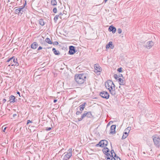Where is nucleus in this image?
I'll return each instance as SVG.
<instances>
[{
	"label": "nucleus",
	"mask_w": 160,
	"mask_h": 160,
	"mask_svg": "<svg viewBox=\"0 0 160 160\" xmlns=\"http://www.w3.org/2000/svg\"><path fill=\"white\" fill-rule=\"evenodd\" d=\"M106 88L109 90L110 93L112 95H115L116 94V91L115 89V85L112 81L108 80L105 83Z\"/></svg>",
	"instance_id": "f257e3e1"
},
{
	"label": "nucleus",
	"mask_w": 160,
	"mask_h": 160,
	"mask_svg": "<svg viewBox=\"0 0 160 160\" xmlns=\"http://www.w3.org/2000/svg\"><path fill=\"white\" fill-rule=\"evenodd\" d=\"M86 78V75L83 73L77 74L75 75L74 79L76 82L79 84H83Z\"/></svg>",
	"instance_id": "f03ea898"
},
{
	"label": "nucleus",
	"mask_w": 160,
	"mask_h": 160,
	"mask_svg": "<svg viewBox=\"0 0 160 160\" xmlns=\"http://www.w3.org/2000/svg\"><path fill=\"white\" fill-rule=\"evenodd\" d=\"M7 62H10L12 66H18L19 65V63L18 62L17 59L15 56H12L8 58L7 61Z\"/></svg>",
	"instance_id": "7ed1b4c3"
},
{
	"label": "nucleus",
	"mask_w": 160,
	"mask_h": 160,
	"mask_svg": "<svg viewBox=\"0 0 160 160\" xmlns=\"http://www.w3.org/2000/svg\"><path fill=\"white\" fill-rule=\"evenodd\" d=\"M154 144L158 148L160 147V137L158 136H152Z\"/></svg>",
	"instance_id": "20e7f679"
},
{
	"label": "nucleus",
	"mask_w": 160,
	"mask_h": 160,
	"mask_svg": "<svg viewBox=\"0 0 160 160\" xmlns=\"http://www.w3.org/2000/svg\"><path fill=\"white\" fill-rule=\"evenodd\" d=\"M94 68L95 70L94 71V72L98 75H100L101 72L102 71V68L98 64H95Z\"/></svg>",
	"instance_id": "39448f33"
},
{
	"label": "nucleus",
	"mask_w": 160,
	"mask_h": 160,
	"mask_svg": "<svg viewBox=\"0 0 160 160\" xmlns=\"http://www.w3.org/2000/svg\"><path fill=\"white\" fill-rule=\"evenodd\" d=\"M108 144V141L105 140H103L100 141L96 145V146L97 147L99 146L101 147H103L106 146Z\"/></svg>",
	"instance_id": "423d86ee"
},
{
	"label": "nucleus",
	"mask_w": 160,
	"mask_h": 160,
	"mask_svg": "<svg viewBox=\"0 0 160 160\" xmlns=\"http://www.w3.org/2000/svg\"><path fill=\"white\" fill-rule=\"evenodd\" d=\"M72 149L69 148L68 151L69 152H67V153L64 156L63 158V160H69L70 158L71 157L72 155Z\"/></svg>",
	"instance_id": "0eeeda50"
},
{
	"label": "nucleus",
	"mask_w": 160,
	"mask_h": 160,
	"mask_svg": "<svg viewBox=\"0 0 160 160\" xmlns=\"http://www.w3.org/2000/svg\"><path fill=\"white\" fill-rule=\"evenodd\" d=\"M75 47L72 46H69V50L68 54L69 55H73L77 52Z\"/></svg>",
	"instance_id": "6e6552de"
},
{
	"label": "nucleus",
	"mask_w": 160,
	"mask_h": 160,
	"mask_svg": "<svg viewBox=\"0 0 160 160\" xmlns=\"http://www.w3.org/2000/svg\"><path fill=\"white\" fill-rule=\"evenodd\" d=\"M99 95L102 98L107 99L109 97V95L108 93L105 91H102L99 93Z\"/></svg>",
	"instance_id": "1a4fd4ad"
},
{
	"label": "nucleus",
	"mask_w": 160,
	"mask_h": 160,
	"mask_svg": "<svg viewBox=\"0 0 160 160\" xmlns=\"http://www.w3.org/2000/svg\"><path fill=\"white\" fill-rule=\"evenodd\" d=\"M23 8L22 7L18 8L15 9V13L18 14V15L21 16L22 14H23L24 11Z\"/></svg>",
	"instance_id": "9d476101"
},
{
	"label": "nucleus",
	"mask_w": 160,
	"mask_h": 160,
	"mask_svg": "<svg viewBox=\"0 0 160 160\" xmlns=\"http://www.w3.org/2000/svg\"><path fill=\"white\" fill-rule=\"evenodd\" d=\"M9 99L8 101V102H9L10 103H13L17 102V99H16L15 97L13 95H11L9 97Z\"/></svg>",
	"instance_id": "9b49d317"
},
{
	"label": "nucleus",
	"mask_w": 160,
	"mask_h": 160,
	"mask_svg": "<svg viewBox=\"0 0 160 160\" xmlns=\"http://www.w3.org/2000/svg\"><path fill=\"white\" fill-rule=\"evenodd\" d=\"M89 113H90V112H87L86 111H84L82 115L81 118H78V121H81L86 116L89 118V117L88 116V115Z\"/></svg>",
	"instance_id": "f8f14e48"
},
{
	"label": "nucleus",
	"mask_w": 160,
	"mask_h": 160,
	"mask_svg": "<svg viewBox=\"0 0 160 160\" xmlns=\"http://www.w3.org/2000/svg\"><path fill=\"white\" fill-rule=\"evenodd\" d=\"M153 45V43L152 41L148 42L145 45V47L148 49L150 48Z\"/></svg>",
	"instance_id": "ddd939ff"
},
{
	"label": "nucleus",
	"mask_w": 160,
	"mask_h": 160,
	"mask_svg": "<svg viewBox=\"0 0 160 160\" xmlns=\"http://www.w3.org/2000/svg\"><path fill=\"white\" fill-rule=\"evenodd\" d=\"M38 44L37 42H34L31 45V48L33 49H35L38 47Z\"/></svg>",
	"instance_id": "4468645a"
},
{
	"label": "nucleus",
	"mask_w": 160,
	"mask_h": 160,
	"mask_svg": "<svg viewBox=\"0 0 160 160\" xmlns=\"http://www.w3.org/2000/svg\"><path fill=\"white\" fill-rule=\"evenodd\" d=\"M116 28L112 26H110L108 28V31L109 32H112L113 33H114L116 31Z\"/></svg>",
	"instance_id": "2eb2a0df"
},
{
	"label": "nucleus",
	"mask_w": 160,
	"mask_h": 160,
	"mask_svg": "<svg viewBox=\"0 0 160 160\" xmlns=\"http://www.w3.org/2000/svg\"><path fill=\"white\" fill-rule=\"evenodd\" d=\"M116 125H112L110 127V130H111V133L112 134L115 133V129H116Z\"/></svg>",
	"instance_id": "dca6fc26"
},
{
	"label": "nucleus",
	"mask_w": 160,
	"mask_h": 160,
	"mask_svg": "<svg viewBox=\"0 0 160 160\" xmlns=\"http://www.w3.org/2000/svg\"><path fill=\"white\" fill-rule=\"evenodd\" d=\"M106 156V157L107 158V159H109V160H113V158H114V155H112L110 153H108L105 154Z\"/></svg>",
	"instance_id": "f3484780"
},
{
	"label": "nucleus",
	"mask_w": 160,
	"mask_h": 160,
	"mask_svg": "<svg viewBox=\"0 0 160 160\" xmlns=\"http://www.w3.org/2000/svg\"><path fill=\"white\" fill-rule=\"evenodd\" d=\"M106 49L109 48H110L111 49L114 48V46L112 45V42H109V43L107 44L106 46Z\"/></svg>",
	"instance_id": "a211bd4d"
},
{
	"label": "nucleus",
	"mask_w": 160,
	"mask_h": 160,
	"mask_svg": "<svg viewBox=\"0 0 160 160\" xmlns=\"http://www.w3.org/2000/svg\"><path fill=\"white\" fill-rule=\"evenodd\" d=\"M87 104L86 102H85L79 106V107H80L79 109L81 111H82L83 110L85 106Z\"/></svg>",
	"instance_id": "6ab92c4d"
},
{
	"label": "nucleus",
	"mask_w": 160,
	"mask_h": 160,
	"mask_svg": "<svg viewBox=\"0 0 160 160\" xmlns=\"http://www.w3.org/2000/svg\"><path fill=\"white\" fill-rule=\"evenodd\" d=\"M118 81L119 84L121 85H124L125 84V80L122 79L121 78H118Z\"/></svg>",
	"instance_id": "aec40b11"
},
{
	"label": "nucleus",
	"mask_w": 160,
	"mask_h": 160,
	"mask_svg": "<svg viewBox=\"0 0 160 160\" xmlns=\"http://www.w3.org/2000/svg\"><path fill=\"white\" fill-rule=\"evenodd\" d=\"M52 51L55 55H59L60 54V52L58 51L55 48H53Z\"/></svg>",
	"instance_id": "412c9836"
},
{
	"label": "nucleus",
	"mask_w": 160,
	"mask_h": 160,
	"mask_svg": "<svg viewBox=\"0 0 160 160\" xmlns=\"http://www.w3.org/2000/svg\"><path fill=\"white\" fill-rule=\"evenodd\" d=\"M102 151L105 154H106L109 152V149L107 148H104L102 149Z\"/></svg>",
	"instance_id": "4be33fe9"
},
{
	"label": "nucleus",
	"mask_w": 160,
	"mask_h": 160,
	"mask_svg": "<svg viewBox=\"0 0 160 160\" xmlns=\"http://www.w3.org/2000/svg\"><path fill=\"white\" fill-rule=\"evenodd\" d=\"M39 23L42 26H43L45 24V22L42 19H40L38 20Z\"/></svg>",
	"instance_id": "5701e85b"
},
{
	"label": "nucleus",
	"mask_w": 160,
	"mask_h": 160,
	"mask_svg": "<svg viewBox=\"0 0 160 160\" xmlns=\"http://www.w3.org/2000/svg\"><path fill=\"white\" fill-rule=\"evenodd\" d=\"M45 42L49 44H52V42L51 41L50 39L48 38H47L45 39Z\"/></svg>",
	"instance_id": "b1692460"
},
{
	"label": "nucleus",
	"mask_w": 160,
	"mask_h": 160,
	"mask_svg": "<svg viewBox=\"0 0 160 160\" xmlns=\"http://www.w3.org/2000/svg\"><path fill=\"white\" fill-rule=\"evenodd\" d=\"M51 3L52 5L55 6L57 5V2L56 0H51Z\"/></svg>",
	"instance_id": "393cba45"
},
{
	"label": "nucleus",
	"mask_w": 160,
	"mask_h": 160,
	"mask_svg": "<svg viewBox=\"0 0 160 160\" xmlns=\"http://www.w3.org/2000/svg\"><path fill=\"white\" fill-rule=\"evenodd\" d=\"M40 41V43L41 44V45L46 46V43L45 41L44 40L41 39Z\"/></svg>",
	"instance_id": "a878e982"
},
{
	"label": "nucleus",
	"mask_w": 160,
	"mask_h": 160,
	"mask_svg": "<svg viewBox=\"0 0 160 160\" xmlns=\"http://www.w3.org/2000/svg\"><path fill=\"white\" fill-rule=\"evenodd\" d=\"M114 158H113V160H121L120 158H119L118 156H117V155L116 154H115V155H114Z\"/></svg>",
	"instance_id": "bb28decb"
},
{
	"label": "nucleus",
	"mask_w": 160,
	"mask_h": 160,
	"mask_svg": "<svg viewBox=\"0 0 160 160\" xmlns=\"http://www.w3.org/2000/svg\"><path fill=\"white\" fill-rule=\"evenodd\" d=\"M59 16V15H56L55 16V17L54 18V20L55 22H57V20L58 19V17Z\"/></svg>",
	"instance_id": "cd10ccee"
},
{
	"label": "nucleus",
	"mask_w": 160,
	"mask_h": 160,
	"mask_svg": "<svg viewBox=\"0 0 160 160\" xmlns=\"http://www.w3.org/2000/svg\"><path fill=\"white\" fill-rule=\"evenodd\" d=\"M131 129V128L130 127H128L127 128H126L125 130V131H127L128 133H129Z\"/></svg>",
	"instance_id": "c85d7f7f"
},
{
	"label": "nucleus",
	"mask_w": 160,
	"mask_h": 160,
	"mask_svg": "<svg viewBox=\"0 0 160 160\" xmlns=\"http://www.w3.org/2000/svg\"><path fill=\"white\" fill-rule=\"evenodd\" d=\"M113 77L116 80H118V78H119L118 76L116 74H114L113 75Z\"/></svg>",
	"instance_id": "c756f323"
},
{
	"label": "nucleus",
	"mask_w": 160,
	"mask_h": 160,
	"mask_svg": "<svg viewBox=\"0 0 160 160\" xmlns=\"http://www.w3.org/2000/svg\"><path fill=\"white\" fill-rule=\"evenodd\" d=\"M52 12L54 13H56L57 12V10L56 7H55L53 8Z\"/></svg>",
	"instance_id": "7c9ffc66"
},
{
	"label": "nucleus",
	"mask_w": 160,
	"mask_h": 160,
	"mask_svg": "<svg viewBox=\"0 0 160 160\" xmlns=\"http://www.w3.org/2000/svg\"><path fill=\"white\" fill-rule=\"evenodd\" d=\"M128 136V135H126L125 134H123V136L122 137V139H124L126 138Z\"/></svg>",
	"instance_id": "2f4dec72"
},
{
	"label": "nucleus",
	"mask_w": 160,
	"mask_h": 160,
	"mask_svg": "<svg viewBox=\"0 0 160 160\" xmlns=\"http://www.w3.org/2000/svg\"><path fill=\"white\" fill-rule=\"evenodd\" d=\"M82 113V111H78L76 113V114L77 115H78L81 114V113Z\"/></svg>",
	"instance_id": "473e14b6"
},
{
	"label": "nucleus",
	"mask_w": 160,
	"mask_h": 160,
	"mask_svg": "<svg viewBox=\"0 0 160 160\" xmlns=\"http://www.w3.org/2000/svg\"><path fill=\"white\" fill-rule=\"evenodd\" d=\"M27 5V2L26 1H25V3L23 4V6H21L23 9H24V8L25 7V6Z\"/></svg>",
	"instance_id": "72a5a7b5"
},
{
	"label": "nucleus",
	"mask_w": 160,
	"mask_h": 160,
	"mask_svg": "<svg viewBox=\"0 0 160 160\" xmlns=\"http://www.w3.org/2000/svg\"><path fill=\"white\" fill-rule=\"evenodd\" d=\"M52 44L53 45H58L59 44L58 42L57 41H55V42H52Z\"/></svg>",
	"instance_id": "f704fd0d"
},
{
	"label": "nucleus",
	"mask_w": 160,
	"mask_h": 160,
	"mask_svg": "<svg viewBox=\"0 0 160 160\" xmlns=\"http://www.w3.org/2000/svg\"><path fill=\"white\" fill-rule=\"evenodd\" d=\"M52 128H51V127H49V128H46L45 129V130L48 131H50V130L51 129H52Z\"/></svg>",
	"instance_id": "c9c22d12"
},
{
	"label": "nucleus",
	"mask_w": 160,
	"mask_h": 160,
	"mask_svg": "<svg viewBox=\"0 0 160 160\" xmlns=\"http://www.w3.org/2000/svg\"><path fill=\"white\" fill-rule=\"evenodd\" d=\"M122 68H118L117 71L119 72H122Z\"/></svg>",
	"instance_id": "e433bc0d"
},
{
	"label": "nucleus",
	"mask_w": 160,
	"mask_h": 160,
	"mask_svg": "<svg viewBox=\"0 0 160 160\" xmlns=\"http://www.w3.org/2000/svg\"><path fill=\"white\" fill-rule=\"evenodd\" d=\"M122 32V30L121 28H119L118 29V32L119 34L121 33Z\"/></svg>",
	"instance_id": "4c0bfd02"
},
{
	"label": "nucleus",
	"mask_w": 160,
	"mask_h": 160,
	"mask_svg": "<svg viewBox=\"0 0 160 160\" xmlns=\"http://www.w3.org/2000/svg\"><path fill=\"white\" fill-rule=\"evenodd\" d=\"M58 15H59V17L61 19H62V16L63 15V14L61 12Z\"/></svg>",
	"instance_id": "58836bf2"
},
{
	"label": "nucleus",
	"mask_w": 160,
	"mask_h": 160,
	"mask_svg": "<svg viewBox=\"0 0 160 160\" xmlns=\"http://www.w3.org/2000/svg\"><path fill=\"white\" fill-rule=\"evenodd\" d=\"M111 155H113V154L114 153V155H115V154L114 152V151L113 150H112L111 151Z\"/></svg>",
	"instance_id": "ea45409f"
},
{
	"label": "nucleus",
	"mask_w": 160,
	"mask_h": 160,
	"mask_svg": "<svg viewBox=\"0 0 160 160\" xmlns=\"http://www.w3.org/2000/svg\"><path fill=\"white\" fill-rule=\"evenodd\" d=\"M32 121L28 120H27V124L28 125V124H29V123H32Z\"/></svg>",
	"instance_id": "a19ab883"
},
{
	"label": "nucleus",
	"mask_w": 160,
	"mask_h": 160,
	"mask_svg": "<svg viewBox=\"0 0 160 160\" xmlns=\"http://www.w3.org/2000/svg\"><path fill=\"white\" fill-rule=\"evenodd\" d=\"M43 48L41 46H40L38 48L37 50L39 51Z\"/></svg>",
	"instance_id": "79ce46f5"
},
{
	"label": "nucleus",
	"mask_w": 160,
	"mask_h": 160,
	"mask_svg": "<svg viewBox=\"0 0 160 160\" xmlns=\"http://www.w3.org/2000/svg\"><path fill=\"white\" fill-rule=\"evenodd\" d=\"M2 131H3L4 132H5V130H6L7 127H5L3 129V127H2Z\"/></svg>",
	"instance_id": "37998d69"
},
{
	"label": "nucleus",
	"mask_w": 160,
	"mask_h": 160,
	"mask_svg": "<svg viewBox=\"0 0 160 160\" xmlns=\"http://www.w3.org/2000/svg\"><path fill=\"white\" fill-rule=\"evenodd\" d=\"M67 12L66 11H65V10H64L63 11V12H62V14H63H63H65V15H66L67 14Z\"/></svg>",
	"instance_id": "c03bdc74"
},
{
	"label": "nucleus",
	"mask_w": 160,
	"mask_h": 160,
	"mask_svg": "<svg viewBox=\"0 0 160 160\" xmlns=\"http://www.w3.org/2000/svg\"><path fill=\"white\" fill-rule=\"evenodd\" d=\"M6 101V100L5 99H3L2 100L3 103H5Z\"/></svg>",
	"instance_id": "a18cd8bd"
},
{
	"label": "nucleus",
	"mask_w": 160,
	"mask_h": 160,
	"mask_svg": "<svg viewBox=\"0 0 160 160\" xmlns=\"http://www.w3.org/2000/svg\"><path fill=\"white\" fill-rule=\"evenodd\" d=\"M129 133H128V132L127 131H125V132H124L123 133L124 134H125L126 135H128V134Z\"/></svg>",
	"instance_id": "49530a36"
},
{
	"label": "nucleus",
	"mask_w": 160,
	"mask_h": 160,
	"mask_svg": "<svg viewBox=\"0 0 160 160\" xmlns=\"http://www.w3.org/2000/svg\"><path fill=\"white\" fill-rule=\"evenodd\" d=\"M118 77H122V74H119V75H118Z\"/></svg>",
	"instance_id": "de8ad7c7"
},
{
	"label": "nucleus",
	"mask_w": 160,
	"mask_h": 160,
	"mask_svg": "<svg viewBox=\"0 0 160 160\" xmlns=\"http://www.w3.org/2000/svg\"><path fill=\"white\" fill-rule=\"evenodd\" d=\"M17 114H14L13 115V118L15 117L16 116H17Z\"/></svg>",
	"instance_id": "09e8293b"
},
{
	"label": "nucleus",
	"mask_w": 160,
	"mask_h": 160,
	"mask_svg": "<svg viewBox=\"0 0 160 160\" xmlns=\"http://www.w3.org/2000/svg\"><path fill=\"white\" fill-rule=\"evenodd\" d=\"M57 101V99H54L53 100V102L54 103H56Z\"/></svg>",
	"instance_id": "8fccbe9b"
},
{
	"label": "nucleus",
	"mask_w": 160,
	"mask_h": 160,
	"mask_svg": "<svg viewBox=\"0 0 160 160\" xmlns=\"http://www.w3.org/2000/svg\"><path fill=\"white\" fill-rule=\"evenodd\" d=\"M17 94H18L19 95H20V92L18 91H17Z\"/></svg>",
	"instance_id": "3c124183"
},
{
	"label": "nucleus",
	"mask_w": 160,
	"mask_h": 160,
	"mask_svg": "<svg viewBox=\"0 0 160 160\" xmlns=\"http://www.w3.org/2000/svg\"><path fill=\"white\" fill-rule=\"evenodd\" d=\"M111 123H112V121H111L109 122V124Z\"/></svg>",
	"instance_id": "603ef678"
},
{
	"label": "nucleus",
	"mask_w": 160,
	"mask_h": 160,
	"mask_svg": "<svg viewBox=\"0 0 160 160\" xmlns=\"http://www.w3.org/2000/svg\"><path fill=\"white\" fill-rule=\"evenodd\" d=\"M10 2V1L9 0H8L7 1V3H8Z\"/></svg>",
	"instance_id": "864d4df0"
},
{
	"label": "nucleus",
	"mask_w": 160,
	"mask_h": 160,
	"mask_svg": "<svg viewBox=\"0 0 160 160\" xmlns=\"http://www.w3.org/2000/svg\"><path fill=\"white\" fill-rule=\"evenodd\" d=\"M108 0H104V2L106 3Z\"/></svg>",
	"instance_id": "5fc2aeb1"
},
{
	"label": "nucleus",
	"mask_w": 160,
	"mask_h": 160,
	"mask_svg": "<svg viewBox=\"0 0 160 160\" xmlns=\"http://www.w3.org/2000/svg\"><path fill=\"white\" fill-rule=\"evenodd\" d=\"M28 160H30V158H29V157H28Z\"/></svg>",
	"instance_id": "6e6d98bb"
},
{
	"label": "nucleus",
	"mask_w": 160,
	"mask_h": 160,
	"mask_svg": "<svg viewBox=\"0 0 160 160\" xmlns=\"http://www.w3.org/2000/svg\"><path fill=\"white\" fill-rule=\"evenodd\" d=\"M109 124H110L108 123L107 126H108V125H109Z\"/></svg>",
	"instance_id": "4d7b16f0"
},
{
	"label": "nucleus",
	"mask_w": 160,
	"mask_h": 160,
	"mask_svg": "<svg viewBox=\"0 0 160 160\" xmlns=\"http://www.w3.org/2000/svg\"><path fill=\"white\" fill-rule=\"evenodd\" d=\"M13 60H14L13 59H12V61L13 62Z\"/></svg>",
	"instance_id": "13d9d810"
},
{
	"label": "nucleus",
	"mask_w": 160,
	"mask_h": 160,
	"mask_svg": "<svg viewBox=\"0 0 160 160\" xmlns=\"http://www.w3.org/2000/svg\"><path fill=\"white\" fill-rule=\"evenodd\" d=\"M19 97H21V96H20V95H19Z\"/></svg>",
	"instance_id": "bf43d9fd"
},
{
	"label": "nucleus",
	"mask_w": 160,
	"mask_h": 160,
	"mask_svg": "<svg viewBox=\"0 0 160 160\" xmlns=\"http://www.w3.org/2000/svg\"><path fill=\"white\" fill-rule=\"evenodd\" d=\"M78 107L77 108V110H78Z\"/></svg>",
	"instance_id": "052dcab7"
},
{
	"label": "nucleus",
	"mask_w": 160,
	"mask_h": 160,
	"mask_svg": "<svg viewBox=\"0 0 160 160\" xmlns=\"http://www.w3.org/2000/svg\"><path fill=\"white\" fill-rule=\"evenodd\" d=\"M49 48V47H48V48H48H48Z\"/></svg>",
	"instance_id": "680f3d73"
},
{
	"label": "nucleus",
	"mask_w": 160,
	"mask_h": 160,
	"mask_svg": "<svg viewBox=\"0 0 160 160\" xmlns=\"http://www.w3.org/2000/svg\"><path fill=\"white\" fill-rule=\"evenodd\" d=\"M90 115H91V116H92V114H91V113L90 114Z\"/></svg>",
	"instance_id": "e2e57ef3"
},
{
	"label": "nucleus",
	"mask_w": 160,
	"mask_h": 160,
	"mask_svg": "<svg viewBox=\"0 0 160 160\" xmlns=\"http://www.w3.org/2000/svg\"><path fill=\"white\" fill-rule=\"evenodd\" d=\"M88 138H89V139H90V138H89V136H88Z\"/></svg>",
	"instance_id": "0e129e2a"
},
{
	"label": "nucleus",
	"mask_w": 160,
	"mask_h": 160,
	"mask_svg": "<svg viewBox=\"0 0 160 160\" xmlns=\"http://www.w3.org/2000/svg\"><path fill=\"white\" fill-rule=\"evenodd\" d=\"M10 65H8V66H10Z\"/></svg>",
	"instance_id": "69168bd1"
},
{
	"label": "nucleus",
	"mask_w": 160,
	"mask_h": 160,
	"mask_svg": "<svg viewBox=\"0 0 160 160\" xmlns=\"http://www.w3.org/2000/svg\"><path fill=\"white\" fill-rule=\"evenodd\" d=\"M43 49H45L46 48H43Z\"/></svg>",
	"instance_id": "338daca9"
},
{
	"label": "nucleus",
	"mask_w": 160,
	"mask_h": 160,
	"mask_svg": "<svg viewBox=\"0 0 160 160\" xmlns=\"http://www.w3.org/2000/svg\"><path fill=\"white\" fill-rule=\"evenodd\" d=\"M17 8V7L15 8L14 9H15V8Z\"/></svg>",
	"instance_id": "774afa93"
}]
</instances>
